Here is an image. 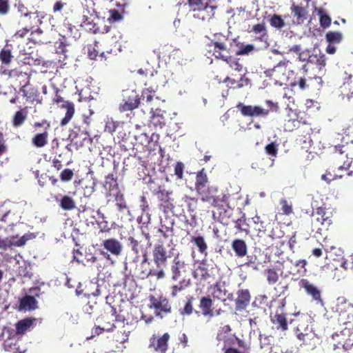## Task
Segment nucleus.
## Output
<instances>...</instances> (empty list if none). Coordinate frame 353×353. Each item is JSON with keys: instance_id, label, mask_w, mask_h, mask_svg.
Returning <instances> with one entry per match:
<instances>
[{"instance_id": "obj_1", "label": "nucleus", "mask_w": 353, "mask_h": 353, "mask_svg": "<svg viewBox=\"0 0 353 353\" xmlns=\"http://www.w3.org/2000/svg\"><path fill=\"white\" fill-rule=\"evenodd\" d=\"M208 183V178L203 169L196 174L194 187L197 194L200 196L201 200L203 202L210 203L214 208H222L225 206L229 208V195L215 186H208L206 188Z\"/></svg>"}, {"instance_id": "obj_2", "label": "nucleus", "mask_w": 353, "mask_h": 353, "mask_svg": "<svg viewBox=\"0 0 353 353\" xmlns=\"http://www.w3.org/2000/svg\"><path fill=\"white\" fill-rule=\"evenodd\" d=\"M157 74V71L148 63L137 70V81L146 87L143 91L155 92L158 88Z\"/></svg>"}, {"instance_id": "obj_3", "label": "nucleus", "mask_w": 353, "mask_h": 353, "mask_svg": "<svg viewBox=\"0 0 353 353\" xmlns=\"http://www.w3.org/2000/svg\"><path fill=\"white\" fill-rule=\"evenodd\" d=\"M54 97L51 105L54 108L65 109V110H74V103L81 101L80 93L75 92L72 99L67 97L64 92L53 85Z\"/></svg>"}, {"instance_id": "obj_4", "label": "nucleus", "mask_w": 353, "mask_h": 353, "mask_svg": "<svg viewBox=\"0 0 353 353\" xmlns=\"http://www.w3.org/2000/svg\"><path fill=\"white\" fill-rule=\"evenodd\" d=\"M310 317L305 314L297 313L295 314V319L291 320L290 323H294L295 327V334L297 339L301 341H305L312 335V327Z\"/></svg>"}, {"instance_id": "obj_5", "label": "nucleus", "mask_w": 353, "mask_h": 353, "mask_svg": "<svg viewBox=\"0 0 353 353\" xmlns=\"http://www.w3.org/2000/svg\"><path fill=\"white\" fill-rule=\"evenodd\" d=\"M227 41L226 38L224 39V41L212 39L207 46L208 53L218 59L223 60L227 58L234 50L233 41L230 43V46H228L225 43Z\"/></svg>"}, {"instance_id": "obj_6", "label": "nucleus", "mask_w": 353, "mask_h": 353, "mask_svg": "<svg viewBox=\"0 0 353 353\" xmlns=\"http://www.w3.org/2000/svg\"><path fill=\"white\" fill-rule=\"evenodd\" d=\"M306 115L305 112H289L284 120V130L292 132L298 128L301 123H307Z\"/></svg>"}, {"instance_id": "obj_7", "label": "nucleus", "mask_w": 353, "mask_h": 353, "mask_svg": "<svg viewBox=\"0 0 353 353\" xmlns=\"http://www.w3.org/2000/svg\"><path fill=\"white\" fill-rule=\"evenodd\" d=\"M170 335L166 332L162 336L152 334L149 339L148 348L154 353H166Z\"/></svg>"}, {"instance_id": "obj_8", "label": "nucleus", "mask_w": 353, "mask_h": 353, "mask_svg": "<svg viewBox=\"0 0 353 353\" xmlns=\"http://www.w3.org/2000/svg\"><path fill=\"white\" fill-rule=\"evenodd\" d=\"M172 191L161 189L157 192L156 195L159 202V209L164 214L172 212L174 208V199L171 197Z\"/></svg>"}, {"instance_id": "obj_9", "label": "nucleus", "mask_w": 353, "mask_h": 353, "mask_svg": "<svg viewBox=\"0 0 353 353\" xmlns=\"http://www.w3.org/2000/svg\"><path fill=\"white\" fill-rule=\"evenodd\" d=\"M323 80L320 77L299 78L296 81L290 83L291 87L298 85L301 90L315 91L319 90L322 87Z\"/></svg>"}, {"instance_id": "obj_10", "label": "nucleus", "mask_w": 353, "mask_h": 353, "mask_svg": "<svg viewBox=\"0 0 353 353\" xmlns=\"http://www.w3.org/2000/svg\"><path fill=\"white\" fill-rule=\"evenodd\" d=\"M153 261L158 270H164L168 263V252L163 245V241L156 244L152 250Z\"/></svg>"}, {"instance_id": "obj_11", "label": "nucleus", "mask_w": 353, "mask_h": 353, "mask_svg": "<svg viewBox=\"0 0 353 353\" xmlns=\"http://www.w3.org/2000/svg\"><path fill=\"white\" fill-rule=\"evenodd\" d=\"M287 66L285 63H279L272 70L265 72L267 77L274 81L275 83L282 85H286L288 77L286 75Z\"/></svg>"}, {"instance_id": "obj_12", "label": "nucleus", "mask_w": 353, "mask_h": 353, "mask_svg": "<svg viewBox=\"0 0 353 353\" xmlns=\"http://www.w3.org/2000/svg\"><path fill=\"white\" fill-rule=\"evenodd\" d=\"M122 97L123 103L121 104L122 110H133L138 108L140 103V98L135 90H123Z\"/></svg>"}, {"instance_id": "obj_13", "label": "nucleus", "mask_w": 353, "mask_h": 353, "mask_svg": "<svg viewBox=\"0 0 353 353\" xmlns=\"http://www.w3.org/2000/svg\"><path fill=\"white\" fill-rule=\"evenodd\" d=\"M149 301L150 303V307H153L156 310V316H160L162 318L163 316L161 314L162 312L165 314L171 312V306L169 301L165 297L163 296L155 297L153 295H150L149 296Z\"/></svg>"}, {"instance_id": "obj_14", "label": "nucleus", "mask_w": 353, "mask_h": 353, "mask_svg": "<svg viewBox=\"0 0 353 353\" xmlns=\"http://www.w3.org/2000/svg\"><path fill=\"white\" fill-rule=\"evenodd\" d=\"M17 101H19L20 104L22 103V105H19V110H27L28 109L35 108L37 104L41 103V100H39L38 95L34 93L30 94L29 95L25 94L21 97H17L10 101L15 103Z\"/></svg>"}, {"instance_id": "obj_15", "label": "nucleus", "mask_w": 353, "mask_h": 353, "mask_svg": "<svg viewBox=\"0 0 353 353\" xmlns=\"http://www.w3.org/2000/svg\"><path fill=\"white\" fill-rule=\"evenodd\" d=\"M68 139L74 144L75 150H79L86 145L91 144L92 139L90 137L87 132H77L72 131L69 134Z\"/></svg>"}, {"instance_id": "obj_16", "label": "nucleus", "mask_w": 353, "mask_h": 353, "mask_svg": "<svg viewBox=\"0 0 353 353\" xmlns=\"http://www.w3.org/2000/svg\"><path fill=\"white\" fill-rule=\"evenodd\" d=\"M138 139H141V144L143 145L144 143H147L145 147L149 151L154 150L158 147L161 157H163L164 150L160 145H159V134L152 133L151 136L149 137L146 133H141L139 135Z\"/></svg>"}, {"instance_id": "obj_17", "label": "nucleus", "mask_w": 353, "mask_h": 353, "mask_svg": "<svg viewBox=\"0 0 353 353\" xmlns=\"http://www.w3.org/2000/svg\"><path fill=\"white\" fill-rule=\"evenodd\" d=\"M334 154L336 156L345 154L347 161H345L343 165L338 167L339 170H347L352 168L353 169V154L350 152L348 145H339L335 146Z\"/></svg>"}, {"instance_id": "obj_18", "label": "nucleus", "mask_w": 353, "mask_h": 353, "mask_svg": "<svg viewBox=\"0 0 353 353\" xmlns=\"http://www.w3.org/2000/svg\"><path fill=\"white\" fill-rule=\"evenodd\" d=\"M213 301L210 296H202L199 301V307L200 311L195 310L194 313L197 316L203 315L212 318L214 316V312L212 310Z\"/></svg>"}, {"instance_id": "obj_19", "label": "nucleus", "mask_w": 353, "mask_h": 353, "mask_svg": "<svg viewBox=\"0 0 353 353\" xmlns=\"http://www.w3.org/2000/svg\"><path fill=\"white\" fill-rule=\"evenodd\" d=\"M308 6H303L292 3L290 7V11L294 18V23L296 24L303 23L307 18Z\"/></svg>"}, {"instance_id": "obj_20", "label": "nucleus", "mask_w": 353, "mask_h": 353, "mask_svg": "<svg viewBox=\"0 0 353 353\" xmlns=\"http://www.w3.org/2000/svg\"><path fill=\"white\" fill-rule=\"evenodd\" d=\"M152 92H148L146 91L142 92V100L147 103L148 108L150 110H161L162 108H164L163 104L165 103V100H161L159 97H154L152 94Z\"/></svg>"}, {"instance_id": "obj_21", "label": "nucleus", "mask_w": 353, "mask_h": 353, "mask_svg": "<svg viewBox=\"0 0 353 353\" xmlns=\"http://www.w3.org/2000/svg\"><path fill=\"white\" fill-rule=\"evenodd\" d=\"M8 76L12 81L19 87H25L29 82L28 74L18 68L10 70L8 72Z\"/></svg>"}, {"instance_id": "obj_22", "label": "nucleus", "mask_w": 353, "mask_h": 353, "mask_svg": "<svg viewBox=\"0 0 353 353\" xmlns=\"http://www.w3.org/2000/svg\"><path fill=\"white\" fill-rule=\"evenodd\" d=\"M251 296L248 289H241L237 292V297L235 299V309L236 311L245 310L249 305Z\"/></svg>"}, {"instance_id": "obj_23", "label": "nucleus", "mask_w": 353, "mask_h": 353, "mask_svg": "<svg viewBox=\"0 0 353 353\" xmlns=\"http://www.w3.org/2000/svg\"><path fill=\"white\" fill-rule=\"evenodd\" d=\"M299 284L301 287L305 290L306 293L311 296L314 301L318 303H322L321 292L316 286L311 283L307 279L301 280Z\"/></svg>"}, {"instance_id": "obj_24", "label": "nucleus", "mask_w": 353, "mask_h": 353, "mask_svg": "<svg viewBox=\"0 0 353 353\" xmlns=\"http://www.w3.org/2000/svg\"><path fill=\"white\" fill-rule=\"evenodd\" d=\"M312 217L316 223H320L324 227H328L332 223L330 213L326 212L324 208H318L316 212L312 213Z\"/></svg>"}, {"instance_id": "obj_25", "label": "nucleus", "mask_w": 353, "mask_h": 353, "mask_svg": "<svg viewBox=\"0 0 353 353\" xmlns=\"http://www.w3.org/2000/svg\"><path fill=\"white\" fill-rule=\"evenodd\" d=\"M103 248L112 254L119 256L122 252V245L116 239L110 238L103 241Z\"/></svg>"}, {"instance_id": "obj_26", "label": "nucleus", "mask_w": 353, "mask_h": 353, "mask_svg": "<svg viewBox=\"0 0 353 353\" xmlns=\"http://www.w3.org/2000/svg\"><path fill=\"white\" fill-rule=\"evenodd\" d=\"M103 187L106 190L107 196H112V192L119 190L117 179L114 177L113 174L110 173L105 176Z\"/></svg>"}, {"instance_id": "obj_27", "label": "nucleus", "mask_w": 353, "mask_h": 353, "mask_svg": "<svg viewBox=\"0 0 353 353\" xmlns=\"http://www.w3.org/2000/svg\"><path fill=\"white\" fill-rule=\"evenodd\" d=\"M185 262L182 261L179 256H176L174 258L172 261V264L170 268L172 276V280L176 281L179 277L181 276V270L185 268Z\"/></svg>"}, {"instance_id": "obj_28", "label": "nucleus", "mask_w": 353, "mask_h": 353, "mask_svg": "<svg viewBox=\"0 0 353 353\" xmlns=\"http://www.w3.org/2000/svg\"><path fill=\"white\" fill-rule=\"evenodd\" d=\"M272 323L276 325L278 330L285 332L288 330V323L286 318V314L284 313H276L274 316H271Z\"/></svg>"}, {"instance_id": "obj_29", "label": "nucleus", "mask_w": 353, "mask_h": 353, "mask_svg": "<svg viewBox=\"0 0 353 353\" xmlns=\"http://www.w3.org/2000/svg\"><path fill=\"white\" fill-rule=\"evenodd\" d=\"M233 46L234 50L233 52L236 55H248L254 50V46L252 44L245 45L238 41L237 39H233Z\"/></svg>"}, {"instance_id": "obj_30", "label": "nucleus", "mask_w": 353, "mask_h": 353, "mask_svg": "<svg viewBox=\"0 0 353 353\" xmlns=\"http://www.w3.org/2000/svg\"><path fill=\"white\" fill-rule=\"evenodd\" d=\"M34 321V319L31 318H26L19 321L15 324L16 334L17 335H23L32 327Z\"/></svg>"}, {"instance_id": "obj_31", "label": "nucleus", "mask_w": 353, "mask_h": 353, "mask_svg": "<svg viewBox=\"0 0 353 353\" xmlns=\"http://www.w3.org/2000/svg\"><path fill=\"white\" fill-rule=\"evenodd\" d=\"M81 27L88 32L93 34H97L100 32L99 27L98 25L94 22L91 17H88L85 14L83 15Z\"/></svg>"}, {"instance_id": "obj_32", "label": "nucleus", "mask_w": 353, "mask_h": 353, "mask_svg": "<svg viewBox=\"0 0 353 353\" xmlns=\"http://www.w3.org/2000/svg\"><path fill=\"white\" fill-rule=\"evenodd\" d=\"M232 248L238 257L242 258L247 254L248 246L245 241L243 239H234L232 243Z\"/></svg>"}, {"instance_id": "obj_33", "label": "nucleus", "mask_w": 353, "mask_h": 353, "mask_svg": "<svg viewBox=\"0 0 353 353\" xmlns=\"http://www.w3.org/2000/svg\"><path fill=\"white\" fill-rule=\"evenodd\" d=\"M250 79L244 74H241L239 80H235L234 79H232L230 77H227L224 79V82L228 83L230 88L234 89L242 88L245 86H247L250 84Z\"/></svg>"}, {"instance_id": "obj_34", "label": "nucleus", "mask_w": 353, "mask_h": 353, "mask_svg": "<svg viewBox=\"0 0 353 353\" xmlns=\"http://www.w3.org/2000/svg\"><path fill=\"white\" fill-rule=\"evenodd\" d=\"M152 115L150 116V123L155 127L162 128L166 124H170L168 118L161 114L160 112H150Z\"/></svg>"}, {"instance_id": "obj_35", "label": "nucleus", "mask_w": 353, "mask_h": 353, "mask_svg": "<svg viewBox=\"0 0 353 353\" xmlns=\"http://www.w3.org/2000/svg\"><path fill=\"white\" fill-rule=\"evenodd\" d=\"M307 63L316 65L319 70L324 68L326 65L327 58L324 54H312L308 56Z\"/></svg>"}, {"instance_id": "obj_36", "label": "nucleus", "mask_w": 353, "mask_h": 353, "mask_svg": "<svg viewBox=\"0 0 353 353\" xmlns=\"http://www.w3.org/2000/svg\"><path fill=\"white\" fill-rule=\"evenodd\" d=\"M190 242L197 247L198 250L201 254H204L205 256L207 255L208 245L202 236H192Z\"/></svg>"}, {"instance_id": "obj_37", "label": "nucleus", "mask_w": 353, "mask_h": 353, "mask_svg": "<svg viewBox=\"0 0 353 353\" xmlns=\"http://www.w3.org/2000/svg\"><path fill=\"white\" fill-rule=\"evenodd\" d=\"M13 57L12 50L8 46H5L1 50L0 61L2 65H10Z\"/></svg>"}, {"instance_id": "obj_38", "label": "nucleus", "mask_w": 353, "mask_h": 353, "mask_svg": "<svg viewBox=\"0 0 353 353\" xmlns=\"http://www.w3.org/2000/svg\"><path fill=\"white\" fill-rule=\"evenodd\" d=\"M234 228L239 232H245L246 234L250 233V226L246 221L245 214H243L240 218L234 221Z\"/></svg>"}, {"instance_id": "obj_39", "label": "nucleus", "mask_w": 353, "mask_h": 353, "mask_svg": "<svg viewBox=\"0 0 353 353\" xmlns=\"http://www.w3.org/2000/svg\"><path fill=\"white\" fill-rule=\"evenodd\" d=\"M210 0H188L189 6L194 12H198L201 10L211 7Z\"/></svg>"}, {"instance_id": "obj_40", "label": "nucleus", "mask_w": 353, "mask_h": 353, "mask_svg": "<svg viewBox=\"0 0 353 353\" xmlns=\"http://www.w3.org/2000/svg\"><path fill=\"white\" fill-rule=\"evenodd\" d=\"M150 276H154L157 279H162L165 277V272L164 270H153L152 269H145V270L141 271V272L139 275V276L142 279L148 278Z\"/></svg>"}, {"instance_id": "obj_41", "label": "nucleus", "mask_w": 353, "mask_h": 353, "mask_svg": "<svg viewBox=\"0 0 353 353\" xmlns=\"http://www.w3.org/2000/svg\"><path fill=\"white\" fill-rule=\"evenodd\" d=\"M59 206L64 210L70 211L76 208V203L71 196L64 195L59 201Z\"/></svg>"}, {"instance_id": "obj_42", "label": "nucleus", "mask_w": 353, "mask_h": 353, "mask_svg": "<svg viewBox=\"0 0 353 353\" xmlns=\"http://www.w3.org/2000/svg\"><path fill=\"white\" fill-rule=\"evenodd\" d=\"M183 201L186 203L188 211L191 213L196 212L199 210V201L197 198L192 197L185 195L183 197Z\"/></svg>"}, {"instance_id": "obj_43", "label": "nucleus", "mask_w": 353, "mask_h": 353, "mask_svg": "<svg viewBox=\"0 0 353 353\" xmlns=\"http://www.w3.org/2000/svg\"><path fill=\"white\" fill-rule=\"evenodd\" d=\"M214 6L207 7L194 14V17L203 21L210 19L214 14Z\"/></svg>"}, {"instance_id": "obj_44", "label": "nucleus", "mask_w": 353, "mask_h": 353, "mask_svg": "<svg viewBox=\"0 0 353 353\" xmlns=\"http://www.w3.org/2000/svg\"><path fill=\"white\" fill-rule=\"evenodd\" d=\"M223 61H225L229 67L234 71L241 72L243 70V65L239 62V59L233 57L231 54Z\"/></svg>"}, {"instance_id": "obj_45", "label": "nucleus", "mask_w": 353, "mask_h": 353, "mask_svg": "<svg viewBox=\"0 0 353 353\" xmlns=\"http://www.w3.org/2000/svg\"><path fill=\"white\" fill-rule=\"evenodd\" d=\"M193 276L195 279L199 278L200 279L205 280L210 277L208 270L205 266V263L201 262L194 270Z\"/></svg>"}, {"instance_id": "obj_46", "label": "nucleus", "mask_w": 353, "mask_h": 353, "mask_svg": "<svg viewBox=\"0 0 353 353\" xmlns=\"http://www.w3.org/2000/svg\"><path fill=\"white\" fill-rule=\"evenodd\" d=\"M37 301L33 296H25L20 300V306L23 308L34 310L37 308Z\"/></svg>"}, {"instance_id": "obj_47", "label": "nucleus", "mask_w": 353, "mask_h": 353, "mask_svg": "<svg viewBox=\"0 0 353 353\" xmlns=\"http://www.w3.org/2000/svg\"><path fill=\"white\" fill-rule=\"evenodd\" d=\"M265 275L269 285H274L279 279V274L275 268H267L265 270Z\"/></svg>"}, {"instance_id": "obj_48", "label": "nucleus", "mask_w": 353, "mask_h": 353, "mask_svg": "<svg viewBox=\"0 0 353 353\" xmlns=\"http://www.w3.org/2000/svg\"><path fill=\"white\" fill-rule=\"evenodd\" d=\"M249 32H253L255 34H259L261 40L268 36L266 26L264 22L252 26Z\"/></svg>"}, {"instance_id": "obj_49", "label": "nucleus", "mask_w": 353, "mask_h": 353, "mask_svg": "<svg viewBox=\"0 0 353 353\" xmlns=\"http://www.w3.org/2000/svg\"><path fill=\"white\" fill-rule=\"evenodd\" d=\"M14 8L20 14L21 17H31L32 14H38V12H32L29 11L28 8L20 0L14 3Z\"/></svg>"}, {"instance_id": "obj_50", "label": "nucleus", "mask_w": 353, "mask_h": 353, "mask_svg": "<svg viewBox=\"0 0 353 353\" xmlns=\"http://www.w3.org/2000/svg\"><path fill=\"white\" fill-rule=\"evenodd\" d=\"M194 298L192 296H190L187 298V301L183 307V308L179 310V313L182 316H190L193 312H194L195 310L193 307V301Z\"/></svg>"}, {"instance_id": "obj_51", "label": "nucleus", "mask_w": 353, "mask_h": 353, "mask_svg": "<svg viewBox=\"0 0 353 353\" xmlns=\"http://www.w3.org/2000/svg\"><path fill=\"white\" fill-rule=\"evenodd\" d=\"M112 196H114L116 205L119 211H122L128 208L123 194L121 192L120 190H118L115 192H112Z\"/></svg>"}, {"instance_id": "obj_52", "label": "nucleus", "mask_w": 353, "mask_h": 353, "mask_svg": "<svg viewBox=\"0 0 353 353\" xmlns=\"http://www.w3.org/2000/svg\"><path fill=\"white\" fill-rule=\"evenodd\" d=\"M325 39L329 43H339L343 39V35L339 32L330 31L325 34Z\"/></svg>"}, {"instance_id": "obj_53", "label": "nucleus", "mask_w": 353, "mask_h": 353, "mask_svg": "<svg viewBox=\"0 0 353 353\" xmlns=\"http://www.w3.org/2000/svg\"><path fill=\"white\" fill-rule=\"evenodd\" d=\"M270 24L272 27L276 29H281L285 26V23L281 16L273 14L270 19Z\"/></svg>"}, {"instance_id": "obj_54", "label": "nucleus", "mask_w": 353, "mask_h": 353, "mask_svg": "<svg viewBox=\"0 0 353 353\" xmlns=\"http://www.w3.org/2000/svg\"><path fill=\"white\" fill-rule=\"evenodd\" d=\"M47 141H48V133L47 132L37 134L32 139L33 144L38 148L43 147L47 143Z\"/></svg>"}, {"instance_id": "obj_55", "label": "nucleus", "mask_w": 353, "mask_h": 353, "mask_svg": "<svg viewBox=\"0 0 353 353\" xmlns=\"http://www.w3.org/2000/svg\"><path fill=\"white\" fill-rule=\"evenodd\" d=\"M157 233L159 234V242L162 241L161 238L167 239L169 236L172 235L173 228H172V227H165L164 228V225H162L161 228L157 229Z\"/></svg>"}, {"instance_id": "obj_56", "label": "nucleus", "mask_w": 353, "mask_h": 353, "mask_svg": "<svg viewBox=\"0 0 353 353\" xmlns=\"http://www.w3.org/2000/svg\"><path fill=\"white\" fill-rule=\"evenodd\" d=\"M268 112H241V116L247 119L249 123L252 122V117H259L261 115L265 116Z\"/></svg>"}, {"instance_id": "obj_57", "label": "nucleus", "mask_w": 353, "mask_h": 353, "mask_svg": "<svg viewBox=\"0 0 353 353\" xmlns=\"http://www.w3.org/2000/svg\"><path fill=\"white\" fill-rule=\"evenodd\" d=\"M189 282L187 284H185V281H180L177 285H174L171 288V296L172 297H176L178 294L184 290L185 288L188 285Z\"/></svg>"}, {"instance_id": "obj_58", "label": "nucleus", "mask_w": 353, "mask_h": 353, "mask_svg": "<svg viewBox=\"0 0 353 353\" xmlns=\"http://www.w3.org/2000/svg\"><path fill=\"white\" fill-rule=\"evenodd\" d=\"M128 241L129 242L130 246L132 248V250L135 254H139L140 252H141L143 250L142 245H141L140 243L137 240H136L134 237L129 236L128 239Z\"/></svg>"}, {"instance_id": "obj_59", "label": "nucleus", "mask_w": 353, "mask_h": 353, "mask_svg": "<svg viewBox=\"0 0 353 353\" xmlns=\"http://www.w3.org/2000/svg\"><path fill=\"white\" fill-rule=\"evenodd\" d=\"M319 15L321 26L323 28H328L330 26L332 21L330 17L323 11H319Z\"/></svg>"}, {"instance_id": "obj_60", "label": "nucleus", "mask_w": 353, "mask_h": 353, "mask_svg": "<svg viewBox=\"0 0 353 353\" xmlns=\"http://www.w3.org/2000/svg\"><path fill=\"white\" fill-rule=\"evenodd\" d=\"M265 150L267 154L271 157H276L278 153V145L272 142L265 146Z\"/></svg>"}, {"instance_id": "obj_61", "label": "nucleus", "mask_w": 353, "mask_h": 353, "mask_svg": "<svg viewBox=\"0 0 353 353\" xmlns=\"http://www.w3.org/2000/svg\"><path fill=\"white\" fill-rule=\"evenodd\" d=\"M26 119V115L23 112H16V114L13 118V125L14 127H19L23 124Z\"/></svg>"}, {"instance_id": "obj_62", "label": "nucleus", "mask_w": 353, "mask_h": 353, "mask_svg": "<svg viewBox=\"0 0 353 353\" xmlns=\"http://www.w3.org/2000/svg\"><path fill=\"white\" fill-rule=\"evenodd\" d=\"M74 172L71 169L65 168L60 173V179L63 182H68L72 179Z\"/></svg>"}, {"instance_id": "obj_63", "label": "nucleus", "mask_w": 353, "mask_h": 353, "mask_svg": "<svg viewBox=\"0 0 353 353\" xmlns=\"http://www.w3.org/2000/svg\"><path fill=\"white\" fill-rule=\"evenodd\" d=\"M111 330H112V327H110V326H103V327L94 326L92 329L91 338H92L95 336H98V335L102 334L105 331V332H111Z\"/></svg>"}, {"instance_id": "obj_64", "label": "nucleus", "mask_w": 353, "mask_h": 353, "mask_svg": "<svg viewBox=\"0 0 353 353\" xmlns=\"http://www.w3.org/2000/svg\"><path fill=\"white\" fill-rule=\"evenodd\" d=\"M10 10L9 0H0V15H6Z\"/></svg>"}]
</instances>
